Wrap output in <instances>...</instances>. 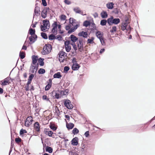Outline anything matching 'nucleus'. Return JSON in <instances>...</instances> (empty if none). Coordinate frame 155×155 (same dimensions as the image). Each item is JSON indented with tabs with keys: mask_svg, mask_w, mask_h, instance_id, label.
<instances>
[{
	"mask_svg": "<svg viewBox=\"0 0 155 155\" xmlns=\"http://www.w3.org/2000/svg\"><path fill=\"white\" fill-rule=\"evenodd\" d=\"M75 30H76L73 27L72 28H71L70 30L68 31V33L69 34H70L74 32Z\"/></svg>",
	"mask_w": 155,
	"mask_h": 155,
	"instance_id": "nucleus-55",
	"label": "nucleus"
},
{
	"mask_svg": "<svg viewBox=\"0 0 155 155\" xmlns=\"http://www.w3.org/2000/svg\"><path fill=\"white\" fill-rule=\"evenodd\" d=\"M45 151L48 152L49 153H51L53 151V149L51 147L47 146L45 148Z\"/></svg>",
	"mask_w": 155,
	"mask_h": 155,
	"instance_id": "nucleus-34",
	"label": "nucleus"
},
{
	"mask_svg": "<svg viewBox=\"0 0 155 155\" xmlns=\"http://www.w3.org/2000/svg\"><path fill=\"white\" fill-rule=\"evenodd\" d=\"M91 23V22L90 21L85 20L83 22V26L86 27L89 26H90Z\"/></svg>",
	"mask_w": 155,
	"mask_h": 155,
	"instance_id": "nucleus-27",
	"label": "nucleus"
},
{
	"mask_svg": "<svg viewBox=\"0 0 155 155\" xmlns=\"http://www.w3.org/2000/svg\"><path fill=\"white\" fill-rule=\"evenodd\" d=\"M66 16L64 14L61 15L60 16V18L61 21L66 20Z\"/></svg>",
	"mask_w": 155,
	"mask_h": 155,
	"instance_id": "nucleus-44",
	"label": "nucleus"
},
{
	"mask_svg": "<svg viewBox=\"0 0 155 155\" xmlns=\"http://www.w3.org/2000/svg\"><path fill=\"white\" fill-rule=\"evenodd\" d=\"M104 37H103V38H100V39H99L100 40V41L101 42V45H102L104 46L106 45V43H105V41H104Z\"/></svg>",
	"mask_w": 155,
	"mask_h": 155,
	"instance_id": "nucleus-52",
	"label": "nucleus"
},
{
	"mask_svg": "<svg viewBox=\"0 0 155 155\" xmlns=\"http://www.w3.org/2000/svg\"><path fill=\"white\" fill-rule=\"evenodd\" d=\"M108 19L107 20L105 19H103L100 21V25L102 26L106 25L107 22L108 23Z\"/></svg>",
	"mask_w": 155,
	"mask_h": 155,
	"instance_id": "nucleus-29",
	"label": "nucleus"
},
{
	"mask_svg": "<svg viewBox=\"0 0 155 155\" xmlns=\"http://www.w3.org/2000/svg\"><path fill=\"white\" fill-rule=\"evenodd\" d=\"M74 124L71 123H68L66 122V127L68 130L72 129L74 127Z\"/></svg>",
	"mask_w": 155,
	"mask_h": 155,
	"instance_id": "nucleus-21",
	"label": "nucleus"
},
{
	"mask_svg": "<svg viewBox=\"0 0 155 155\" xmlns=\"http://www.w3.org/2000/svg\"><path fill=\"white\" fill-rule=\"evenodd\" d=\"M44 59L41 58H40L38 60V62L39 65L41 66H43L44 64Z\"/></svg>",
	"mask_w": 155,
	"mask_h": 155,
	"instance_id": "nucleus-30",
	"label": "nucleus"
},
{
	"mask_svg": "<svg viewBox=\"0 0 155 155\" xmlns=\"http://www.w3.org/2000/svg\"><path fill=\"white\" fill-rule=\"evenodd\" d=\"M76 21L75 19L73 18H69V24L72 25V26H74L73 24L76 23Z\"/></svg>",
	"mask_w": 155,
	"mask_h": 155,
	"instance_id": "nucleus-35",
	"label": "nucleus"
},
{
	"mask_svg": "<svg viewBox=\"0 0 155 155\" xmlns=\"http://www.w3.org/2000/svg\"><path fill=\"white\" fill-rule=\"evenodd\" d=\"M45 72V70L43 68H40L38 71V73L39 74H43Z\"/></svg>",
	"mask_w": 155,
	"mask_h": 155,
	"instance_id": "nucleus-40",
	"label": "nucleus"
},
{
	"mask_svg": "<svg viewBox=\"0 0 155 155\" xmlns=\"http://www.w3.org/2000/svg\"><path fill=\"white\" fill-rule=\"evenodd\" d=\"M69 38L71 40V41L72 42L71 43H75L77 41H78V38L73 35H71Z\"/></svg>",
	"mask_w": 155,
	"mask_h": 155,
	"instance_id": "nucleus-14",
	"label": "nucleus"
},
{
	"mask_svg": "<svg viewBox=\"0 0 155 155\" xmlns=\"http://www.w3.org/2000/svg\"><path fill=\"white\" fill-rule=\"evenodd\" d=\"M32 64H35L37 63V61L38 60L39 58L38 55H33L32 57Z\"/></svg>",
	"mask_w": 155,
	"mask_h": 155,
	"instance_id": "nucleus-16",
	"label": "nucleus"
},
{
	"mask_svg": "<svg viewBox=\"0 0 155 155\" xmlns=\"http://www.w3.org/2000/svg\"><path fill=\"white\" fill-rule=\"evenodd\" d=\"M47 84L46 85L45 87V90L47 91L49 90L52 86V79L49 78L47 81Z\"/></svg>",
	"mask_w": 155,
	"mask_h": 155,
	"instance_id": "nucleus-9",
	"label": "nucleus"
},
{
	"mask_svg": "<svg viewBox=\"0 0 155 155\" xmlns=\"http://www.w3.org/2000/svg\"><path fill=\"white\" fill-rule=\"evenodd\" d=\"M84 135L86 137H87L89 136V131H87L85 133Z\"/></svg>",
	"mask_w": 155,
	"mask_h": 155,
	"instance_id": "nucleus-64",
	"label": "nucleus"
},
{
	"mask_svg": "<svg viewBox=\"0 0 155 155\" xmlns=\"http://www.w3.org/2000/svg\"><path fill=\"white\" fill-rule=\"evenodd\" d=\"M78 35L80 37H82L84 38H87L88 36L87 31H80L78 33Z\"/></svg>",
	"mask_w": 155,
	"mask_h": 155,
	"instance_id": "nucleus-7",
	"label": "nucleus"
},
{
	"mask_svg": "<svg viewBox=\"0 0 155 155\" xmlns=\"http://www.w3.org/2000/svg\"><path fill=\"white\" fill-rule=\"evenodd\" d=\"M58 24L57 22L54 21V23L52 25V28L51 30V32L54 34H55L56 35L57 33V28Z\"/></svg>",
	"mask_w": 155,
	"mask_h": 155,
	"instance_id": "nucleus-5",
	"label": "nucleus"
},
{
	"mask_svg": "<svg viewBox=\"0 0 155 155\" xmlns=\"http://www.w3.org/2000/svg\"><path fill=\"white\" fill-rule=\"evenodd\" d=\"M19 56L21 59H24L25 56V52L20 51L19 54Z\"/></svg>",
	"mask_w": 155,
	"mask_h": 155,
	"instance_id": "nucleus-31",
	"label": "nucleus"
},
{
	"mask_svg": "<svg viewBox=\"0 0 155 155\" xmlns=\"http://www.w3.org/2000/svg\"><path fill=\"white\" fill-rule=\"evenodd\" d=\"M73 10L76 13H80L81 12V9H79V7H77L74 8L73 9Z\"/></svg>",
	"mask_w": 155,
	"mask_h": 155,
	"instance_id": "nucleus-43",
	"label": "nucleus"
},
{
	"mask_svg": "<svg viewBox=\"0 0 155 155\" xmlns=\"http://www.w3.org/2000/svg\"><path fill=\"white\" fill-rule=\"evenodd\" d=\"M155 116L154 117H153L149 121H148V122H147V123H146L145 124H144L143 125H144V127H143V128L142 129H141V130L142 131H145V129H147L148 127V126H147L146 127H145V125H148L149 124H150L152 121L153 120H154V119H155Z\"/></svg>",
	"mask_w": 155,
	"mask_h": 155,
	"instance_id": "nucleus-18",
	"label": "nucleus"
},
{
	"mask_svg": "<svg viewBox=\"0 0 155 155\" xmlns=\"http://www.w3.org/2000/svg\"><path fill=\"white\" fill-rule=\"evenodd\" d=\"M64 2L67 5H69L71 4V2L68 0H64Z\"/></svg>",
	"mask_w": 155,
	"mask_h": 155,
	"instance_id": "nucleus-62",
	"label": "nucleus"
},
{
	"mask_svg": "<svg viewBox=\"0 0 155 155\" xmlns=\"http://www.w3.org/2000/svg\"><path fill=\"white\" fill-rule=\"evenodd\" d=\"M55 34H53L49 35L48 37L49 40H53L55 39Z\"/></svg>",
	"mask_w": 155,
	"mask_h": 155,
	"instance_id": "nucleus-33",
	"label": "nucleus"
},
{
	"mask_svg": "<svg viewBox=\"0 0 155 155\" xmlns=\"http://www.w3.org/2000/svg\"><path fill=\"white\" fill-rule=\"evenodd\" d=\"M64 105L68 109H71L73 108V106L71 104V101L69 99H64L63 100Z\"/></svg>",
	"mask_w": 155,
	"mask_h": 155,
	"instance_id": "nucleus-3",
	"label": "nucleus"
},
{
	"mask_svg": "<svg viewBox=\"0 0 155 155\" xmlns=\"http://www.w3.org/2000/svg\"><path fill=\"white\" fill-rule=\"evenodd\" d=\"M58 92H60V93L61 94L62 96L64 95L65 96L68 95V94L69 92V90L68 89H66L64 90H58Z\"/></svg>",
	"mask_w": 155,
	"mask_h": 155,
	"instance_id": "nucleus-15",
	"label": "nucleus"
},
{
	"mask_svg": "<svg viewBox=\"0 0 155 155\" xmlns=\"http://www.w3.org/2000/svg\"><path fill=\"white\" fill-rule=\"evenodd\" d=\"M94 38L93 37H91L90 39H88L87 41V44H92L94 43Z\"/></svg>",
	"mask_w": 155,
	"mask_h": 155,
	"instance_id": "nucleus-36",
	"label": "nucleus"
},
{
	"mask_svg": "<svg viewBox=\"0 0 155 155\" xmlns=\"http://www.w3.org/2000/svg\"><path fill=\"white\" fill-rule=\"evenodd\" d=\"M76 44H77V46L78 48L79 51L80 52H81L83 50V47L81 46H79V44L78 43V42H77Z\"/></svg>",
	"mask_w": 155,
	"mask_h": 155,
	"instance_id": "nucleus-48",
	"label": "nucleus"
},
{
	"mask_svg": "<svg viewBox=\"0 0 155 155\" xmlns=\"http://www.w3.org/2000/svg\"><path fill=\"white\" fill-rule=\"evenodd\" d=\"M52 47L50 44H46L45 46L43 48V50L44 51V54H49L52 50Z\"/></svg>",
	"mask_w": 155,
	"mask_h": 155,
	"instance_id": "nucleus-2",
	"label": "nucleus"
},
{
	"mask_svg": "<svg viewBox=\"0 0 155 155\" xmlns=\"http://www.w3.org/2000/svg\"><path fill=\"white\" fill-rule=\"evenodd\" d=\"M2 82V83H1V84L2 86H5L8 84H9L6 81L4 80L1 81Z\"/></svg>",
	"mask_w": 155,
	"mask_h": 155,
	"instance_id": "nucleus-51",
	"label": "nucleus"
},
{
	"mask_svg": "<svg viewBox=\"0 0 155 155\" xmlns=\"http://www.w3.org/2000/svg\"><path fill=\"white\" fill-rule=\"evenodd\" d=\"M76 59L75 58L73 57V58L72 60V63L73 64L75 63H77V61H76Z\"/></svg>",
	"mask_w": 155,
	"mask_h": 155,
	"instance_id": "nucleus-63",
	"label": "nucleus"
},
{
	"mask_svg": "<svg viewBox=\"0 0 155 155\" xmlns=\"http://www.w3.org/2000/svg\"><path fill=\"white\" fill-rule=\"evenodd\" d=\"M49 130V129L45 128L44 130V133L45 134L49 137L54 138V135H52V134H56L54 133L52 131Z\"/></svg>",
	"mask_w": 155,
	"mask_h": 155,
	"instance_id": "nucleus-6",
	"label": "nucleus"
},
{
	"mask_svg": "<svg viewBox=\"0 0 155 155\" xmlns=\"http://www.w3.org/2000/svg\"><path fill=\"white\" fill-rule=\"evenodd\" d=\"M55 94V95H54V98L58 99L61 97V95L60 93V92H58V90L57 91L53 90L52 91V94Z\"/></svg>",
	"mask_w": 155,
	"mask_h": 155,
	"instance_id": "nucleus-10",
	"label": "nucleus"
},
{
	"mask_svg": "<svg viewBox=\"0 0 155 155\" xmlns=\"http://www.w3.org/2000/svg\"><path fill=\"white\" fill-rule=\"evenodd\" d=\"M79 130L76 128H74L72 130V133L74 135L77 134L79 133Z\"/></svg>",
	"mask_w": 155,
	"mask_h": 155,
	"instance_id": "nucleus-42",
	"label": "nucleus"
},
{
	"mask_svg": "<svg viewBox=\"0 0 155 155\" xmlns=\"http://www.w3.org/2000/svg\"><path fill=\"white\" fill-rule=\"evenodd\" d=\"M29 76L28 77V79L32 81L33 78H34L35 75L34 74H31L30 73H29Z\"/></svg>",
	"mask_w": 155,
	"mask_h": 155,
	"instance_id": "nucleus-50",
	"label": "nucleus"
},
{
	"mask_svg": "<svg viewBox=\"0 0 155 155\" xmlns=\"http://www.w3.org/2000/svg\"><path fill=\"white\" fill-rule=\"evenodd\" d=\"M80 66L78 63L74 64L71 66V69L73 71H77L78 70Z\"/></svg>",
	"mask_w": 155,
	"mask_h": 155,
	"instance_id": "nucleus-19",
	"label": "nucleus"
},
{
	"mask_svg": "<svg viewBox=\"0 0 155 155\" xmlns=\"http://www.w3.org/2000/svg\"><path fill=\"white\" fill-rule=\"evenodd\" d=\"M42 5L45 7L47 5V3L46 0H41Z\"/></svg>",
	"mask_w": 155,
	"mask_h": 155,
	"instance_id": "nucleus-60",
	"label": "nucleus"
},
{
	"mask_svg": "<svg viewBox=\"0 0 155 155\" xmlns=\"http://www.w3.org/2000/svg\"><path fill=\"white\" fill-rule=\"evenodd\" d=\"M62 75L60 72H58L54 74L53 75L54 78L60 79Z\"/></svg>",
	"mask_w": 155,
	"mask_h": 155,
	"instance_id": "nucleus-25",
	"label": "nucleus"
},
{
	"mask_svg": "<svg viewBox=\"0 0 155 155\" xmlns=\"http://www.w3.org/2000/svg\"><path fill=\"white\" fill-rule=\"evenodd\" d=\"M32 81L28 79V81L26 84V85L25 87V90L26 91H29V85L31 84Z\"/></svg>",
	"mask_w": 155,
	"mask_h": 155,
	"instance_id": "nucleus-26",
	"label": "nucleus"
},
{
	"mask_svg": "<svg viewBox=\"0 0 155 155\" xmlns=\"http://www.w3.org/2000/svg\"><path fill=\"white\" fill-rule=\"evenodd\" d=\"M78 43L79 44V46H81L83 47V39L82 38H79L78 40Z\"/></svg>",
	"mask_w": 155,
	"mask_h": 155,
	"instance_id": "nucleus-37",
	"label": "nucleus"
},
{
	"mask_svg": "<svg viewBox=\"0 0 155 155\" xmlns=\"http://www.w3.org/2000/svg\"><path fill=\"white\" fill-rule=\"evenodd\" d=\"M78 140L77 137H75L71 141V144L73 146H77L78 144Z\"/></svg>",
	"mask_w": 155,
	"mask_h": 155,
	"instance_id": "nucleus-11",
	"label": "nucleus"
},
{
	"mask_svg": "<svg viewBox=\"0 0 155 155\" xmlns=\"http://www.w3.org/2000/svg\"><path fill=\"white\" fill-rule=\"evenodd\" d=\"M65 49L66 51L67 52H70L71 49V47L70 46H65Z\"/></svg>",
	"mask_w": 155,
	"mask_h": 155,
	"instance_id": "nucleus-53",
	"label": "nucleus"
},
{
	"mask_svg": "<svg viewBox=\"0 0 155 155\" xmlns=\"http://www.w3.org/2000/svg\"><path fill=\"white\" fill-rule=\"evenodd\" d=\"M65 54H66L65 57H67V54L65 52L62 51H60L58 53V60L60 62H64V58H63V59L61 60L60 59V58H62L63 56L64 57Z\"/></svg>",
	"mask_w": 155,
	"mask_h": 155,
	"instance_id": "nucleus-4",
	"label": "nucleus"
},
{
	"mask_svg": "<svg viewBox=\"0 0 155 155\" xmlns=\"http://www.w3.org/2000/svg\"><path fill=\"white\" fill-rule=\"evenodd\" d=\"M30 122H29V121L28 120V118H27V119H26V120L25 121V126L27 127H29L30 125Z\"/></svg>",
	"mask_w": 155,
	"mask_h": 155,
	"instance_id": "nucleus-49",
	"label": "nucleus"
},
{
	"mask_svg": "<svg viewBox=\"0 0 155 155\" xmlns=\"http://www.w3.org/2000/svg\"><path fill=\"white\" fill-rule=\"evenodd\" d=\"M34 127L36 131L37 132L40 131L41 126L38 122H36L34 124Z\"/></svg>",
	"mask_w": 155,
	"mask_h": 155,
	"instance_id": "nucleus-12",
	"label": "nucleus"
},
{
	"mask_svg": "<svg viewBox=\"0 0 155 155\" xmlns=\"http://www.w3.org/2000/svg\"><path fill=\"white\" fill-rule=\"evenodd\" d=\"M27 133V131L25 129H21L20 131V135H21L22 136H23V135L25 133Z\"/></svg>",
	"mask_w": 155,
	"mask_h": 155,
	"instance_id": "nucleus-45",
	"label": "nucleus"
},
{
	"mask_svg": "<svg viewBox=\"0 0 155 155\" xmlns=\"http://www.w3.org/2000/svg\"><path fill=\"white\" fill-rule=\"evenodd\" d=\"M114 3L112 2H108L106 5L107 8L109 9H111L114 8Z\"/></svg>",
	"mask_w": 155,
	"mask_h": 155,
	"instance_id": "nucleus-24",
	"label": "nucleus"
},
{
	"mask_svg": "<svg viewBox=\"0 0 155 155\" xmlns=\"http://www.w3.org/2000/svg\"><path fill=\"white\" fill-rule=\"evenodd\" d=\"M49 127L51 129L54 131H55L57 129V128L55 127V125L51 122L50 123Z\"/></svg>",
	"mask_w": 155,
	"mask_h": 155,
	"instance_id": "nucleus-32",
	"label": "nucleus"
},
{
	"mask_svg": "<svg viewBox=\"0 0 155 155\" xmlns=\"http://www.w3.org/2000/svg\"><path fill=\"white\" fill-rule=\"evenodd\" d=\"M70 24L68 25L65 26V29L66 30L69 31L70 30L71 27V25Z\"/></svg>",
	"mask_w": 155,
	"mask_h": 155,
	"instance_id": "nucleus-59",
	"label": "nucleus"
},
{
	"mask_svg": "<svg viewBox=\"0 0 155 155\" xmlns=\"http://www.w3.org/2000/svg\"><path fill=\"white\" fill-rule=\"evenodd\" d=\"M41 16L43 18H45L47 17V12L45 11V10L43 9L42 11L41 12Z\"/></svg>",
	"mask_w": 155,
	"mask_h": 155,
	"instance_id": "nucleus-28",
	"label": "nucleus"
},
{
	"mask_svg": "<svg viewBox=\"0 0 155 155\" xmlns=\"http://www.w3.org/2000/svg\"><path fill=\"white\" fill-rule=\"evenodd\" d=\"M96 35L98 38L100 39L104 37L103 32L100 31H97L96 33Z\"/></svg>",
	"mask_w": 155,
	"mask_h": 155,
	"instance_id": "nucleus-20",
	"label": "nucleus"
},
{
	"mask_svg": "<svg viewBox=\"0 0 155 155\" xmlns=\"http://www.w3.org/2000/svg\"><path fill=\"white\" fill-rule=\"evenodd\" d=\"M55 39L59 41H61L62 39V37L61 35H58L56 36Z\"/></svg>",
	"mask_w": 155,
	"mask_h": 155,
	"instance_id": "nucleus-56",
	"label": "nucleus"
},
{
	"mask_svg": "<svg viewBox=\"0 0 155 155\" xmlns=\"http://www.w3.org/2000/svg\"><path fill=\"white\" fill-rule=\"evenodd\" d=\"M40 7L38 6L35 7L34 10V13L33 16V18H34L35 16L36 15V14L40 15Z\"/></svg>",
	"mask_w": 155,
	"mask_h": 155,
	"instance_id": "nucleus-13",
	"label": "nucleus"
},
{
	"mask_svg": "<svg viewBox=\"0 0 155 155\" xmlns=\"http://www.w3.org/2000/svg\"><path fill=\"white\" fill-rule=\"evenodd\" d=\"M41 31L43 32H45L46 31V30L47 28V27L46 26H44V25H41L40 26Z\"/></svg>",
	"mask_w": 155,
	"mask_h": 155,
	"instance_id": "nucleus-41",
	"label": "nucleus"
},
{
	"mask_svg": "<svg viewBox=\"0 0 155 155\" xmlns=\"http://www.w3.org/2000/svg\"><path fill=\"white\" fill-rule=\"evenodd\" d=\"M70 69V68L68 66H65L64 67L63 71L65 73H67Z\"/></svg>",
	"mask_w": 155,
	"mask_h": 155,
	"instance_id": "nucleus-46",
	"label": "nucleus"
},
{
	"mask_svg": "<svg viewBox=\"0 0 155 155\" xmlns=\"http://www.w3.org/2000/svg\"><path fill=\"white\" fill-rule=\"evenodd\" d=\"M101 17L103 19H105L108 17V15L106 11H103L100 14Z\"/></svg>",
	"mask_w": 155,
	"mask_h": 155,
	"instance_id": "nucleus-22",
	"label": "nucleus"
},
{
	"mask_svg": "<svg viewBox=\"0 0 155 155\" xmlns=\"http://www.w3.org/2000/svg\"><path fill=\"white\" fill-rule=\"evenodd\" d=\"M42 23L43 25L50 27V23L49 21L47 19L43 20Z\"/></svg>",
	"mask_w": 155,
	"mask_h": 155,
	"instance_id": "nucleus-23",
	"label": "nucleus"
},
{
	"mask_svg": "<svg viewBox=\"0 0 155 155\" xmlns=\"http://www.w3.org/2000/svg\"><path fill=\"white\" fill-rule=\"evenodd\" d=\"M41 35L42 38L45 39H47L48 38L47 34L46 33L41 32Z\"/></svg>",
	"mask_w": 155,
	"mask_h": 155,
	"instance_id": "nucleus-38",
	"label": "nucleus"
},
{
	"mask_svg": "<svg viewBox=\"0 0 155 155\" xmlns=\"http://www.w3.org/2000/svg\"><path fill=\"white\" fill-rule=\"evenodd\" d=\"M117 28L116 26H113L112 27L111 30H110V31L111 33H113L117 31Z\"/></svg>",
	"mask_w": 155,
	"mask_h": 155,
	"instance_id": "nucleus-47",
	"label": "nucleus"
},
{
	"mask_svg": "<svg viewBox=\"0 0 155 155\" xmlns=\"http://www.w3.org/2000/svg\"><path fill=\"white\" fill-rule=\"evenodd\" d=\"M71 45H72L73 47V48L75 51H76L78 49L77 45L75 43H71Z\"/></svg>",
	"mask_w": 155,
	"mask_h": 155,
	"instance_id": "nucleus-57",
	"label": "nucleus"
},
{
	"mask_svg": "<svg viewBox=\"0 0 155 155\" xmlns=\"http://www.w3.org/2000/svg\"><path fill=\"white\" fill-rule=\"evenodd\" d=\"M28 34L31 35V36H35V29H33L30 28L29 29Z\"/></svg>",
	"mask_w": 155,
	"mask_h": 155,
	"instance_id": "nucleus-17",
	"label": "nucleus"
},
{
	"mask_svg": "<svg viewBox=\"0 0 155 155\" xmlns=\"http://www.w3.org/2000/svg\"><path fill=\"white\" fill-rule=\"evenodd\" d=\"M119 11H120V13H121L120 11V9H119L117 8H116L114 9L113 10L112 12L114 13L116 15H117L119 13Z\"/></svg>",
	"mask_w": 155,
	"mask_h": 155,
	"instance_id": "nucleus-39",
	"label": "nucleus"
},
{
	"mask_svg": "<svg viewBox=\"0 0 155 155\" xmlns=\"http://www.w3.org/2000/svg\"><path fill=\"white\" fill-rule=\"evenodd\" d=\"M15 141L16 143H18L19 142H21L22 140L19 137H16L15 139Z\"/></svg>",
	"mask_w": 155,
	"mask_h": 155,
	"instance_id": "nucleus-54",
	"label": "nucleus"
},
{
	"mask_svg": "<svg viewBox=\"0 0 155 155\" xmlns=\"http://www.w3.org/2000/svg\"><path fill=\"white\" fill-rule=\"evenodd\" d=\"M27 42L26 40L24 43V45L22 46L21 50H26L27 49V47L25 45V44Z\"/></svg>",
	"mask_w": 155,
	"mask_h": 155,
	"instance_id": "nucleus-61",
	"label": "nucleus"
},
{
	"mask_svg": "<svg viewBox=\"0 0 155 155\" xmlns=\"http://www.w3.org/2000/svg\"><path fill=\"white\" fill-rule=\"evenodd\" d=\"M108 24L109 25L111 26L113 24L115 25H117L120 22V20L118 18H114L113 16L108 18Z\"/></svg>",
	"mask_w": 155,
	"mask_h": 155,
	"instance_id": "nucleus-1",
	"label": "nucleus"
},
{
	"mask_svg": "<svg viewBox=\"0 0 155 155\" xmlns=\"http://www.w3.org/2000/svg\"><path fill=\"white\" fill-rule=\"evenodd\" d=\"M71 43L70 41L68 40L66 41L65 42H64V46H69V45H71Z\"/></svg>",
	"mask_w": 155,
	"mask_h": 155,
	"instance_id": "nucleus-58",
	"label": "nucleus"
},
{
	"mask_svg": "<svg viewBox=\"0 0 155 155\" xmlns=\"http://www.w3.org/2000/svg\"><path fill=\"white\" fill-rule=\"evenodd\" d=\"M38 36L37 35H35V36H30L29 38V44L31 45L35 42L37 40Z\"/></svg>",
	"mask_w": 155,
	"mask_h": 155,
	"instance_id": "nucleus-8",
	"label": "nucleus"
}]
</instances>
